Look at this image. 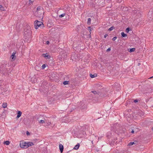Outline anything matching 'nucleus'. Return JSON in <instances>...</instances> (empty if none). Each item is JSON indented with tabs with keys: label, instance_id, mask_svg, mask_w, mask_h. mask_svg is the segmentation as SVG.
I'll return each mask as SVG.
<instances>
[{
	"label": "nucleus",
	"instance_id": "obj_1",
	"mask_svg": "<svg viewBox=\"0 0 153 153\" xmlns=\"http://www.w3.org/2000/svg\"><path fill=\"white\" fill-rule=\"evenodd\" d=\"M44 12L40 7H38L37 8L36 11L35 13V15L37 17L41 18H43Z\"/></svg>",
	"mask_w": 153,
	"mask_h": 153
},
{
	"label": "nucleus",
	"instance_id": "obj_2",
	"mask_svg": "<svg viewBox=\"0 0 153 153\" xmlns=\"http://www.w3.org/2000/svg\"><path fill=\"white\" fill-rule=\"evenodd\" d=\"M34 145L33 143L28 142L27 143L23 141H21L20 143V147L23 149H27L30 146H32Z\"/></svg>",
	"mask_w": 153,
	"mask_h": 153
},
{
	"label": "nucleus",
	"instance_id": "obj_3",
	"mask_svg": "<svg viewBox=\"0 0 153 153\" xmlns=\"http://www.w3.org/2000/svg\"><path fill=\"white\" fill-rule=\"evenodd\" d=\"M28 29H25L24 31V34L26 37L30 36L31 34V31L30 27H28Z\"/></svg>",
	"mask_w": 153,
	"mask_h": 153
},
{
	"label": "nucleus",
	"instance_id": "obj_4",
	"mask_svg": "<svg viewBox=\"0 0 153 153\" xmlns=\"http://www.w3.org/2000/svg\"><path fill=\"white\" fill-rule=\"evenodd\" d=\"M43 25V24L42 22L39 21L37 20L36 21L34 22V27L36 29H37L38 28L41 26Z\"/></svg>",
	"mask_w": 153,
	"mask_h": 153
},
{
	"label": "nucleus",
	"instance_id": "obj_5",
	"mask_svg": "<svg viewBox=\"0 0 153 153\" xmlns=\"http://www.w3.org/2000/svg\"><path fill=\"white\" fill-rule=\"evenodd\" d=\"M42 56L44 57L45 59H49L50 58L51 56L49 55L48 53L43 54Z\"/></svg>",
	"mask_w": 153,
	"mask_h": 153
},
{
	"label": "nucleus",
	"instance_id": "obj_6",
	"mask_svg": "<svg viewBox=\"0 0 153 153\" xmlns=\"http://www.w3.org/2000/svg\"><path fill=\"white\" fill-rule=\"evenodd\" d=\"M59 149L60 151V152L61 153H62L63 152V146L60 144L59 145Z\"/></svg>",
	"mask_w": 153,
	"mask_h": 153
},
{
	"label": "nucleus",
	"instance_id": "obj_7",
	"mask_svg": "<svg viewBox=\"0 0 153 153\" xmlns=\"http://www.w3.org/2000/svg\"><path fill=\"white\" fill-rule=\"evenodd\" d=\"M137 143V142L136 141H135L134 142H131L128 144V146H131L133 144Z\"/></svg>",
	"mask_w": 153,
	"mask_h": 153
},
{
	"label": "nucleus",
	"instance_id": "obj_8",
	"mask_svg": "<svg viewBox=\"0 0 153 153\" xmlns=\"http://www.w3.org/2000/svg\"><path fill=\"white\" fill-rule=\"evenodd\" d=\"M15 53H13L12 55L11 56V58L13 60H14L15 59Z\"/></svg>",
	"mask_w": 153,
	"mask_h": 153
},
{
	"label": "nucleus",
	"instance_id": "obj_9",
	"mask_svg": "<svg viewBox=\"0 0 153 153\" xmlns=\"http://www.w3.org/2000/svg\"><path fill=\"white\" fill-rule=\"evenodd\" d=\"M79 146H80V145L79 143L77 144H76L75 146L74 147V149H75V150L78 149H79Z\"/></svg>",
	"mask_w": 153,
	"mask_h": 153
},
{
	"label": "nucleus",
	"instance_id": "obj_10",
	"mask_svg": "<svg viewBox=\"0 0 153 153\" xmlns=\"http://www.w3.org/2000/svg\"><path fill=\"white\" fill-rule=\"evenodd\" d=\"M22 114V113L21 111H19L18 112L17 115V117L19 118V117Z\"/></svg>",
	"mask_w": 153,
	"mask_h": 153
},
{
	"label": "nucleus",
	"instance_id": "obj_11",
	"mask_svg": "<svg viewBox=\"0 0 153 153\" xmlns=\"http://www.w3.org/2000/svg\"><path fill=\"white\" fill-rule=\"evenodd\" d=\"M121 34L122 37H125L127 36L126 34H125L123 32H121Z\"/></svg>",
	"mask_w": 153,
	"mask_h": 153
},
{
	"label": "nucleus",
	"instance_id": "obj_12",
	"mask_svg": "<svg viewBox=\"0 0 153 153\" xmlns=\"http://www.w3.org/2000/svg\"><path fill=\"white\" fill-rule=\"evenodd\" d=\"M4 144L8 145L10 144V142L9 141H6L4 142Z\"/></svg>",
	"mask_w": 153,
	"mask_h": 153
},
{
	"label": "nucleus",
	"instance_id": "obj_13",
	"mask_svg": "<svg viewBox=\"0 0 153 153\" xmlns=\"http://www.w3.org/2000/svg\"><path fill=\"white\" fill-rule=\"evenodd\" d=\"M135 50V48H132L130 49V50L128 51L130 52H134Z\"/></svg>",
	"mask_w": 153,
	"mask_h": 153
},
{
	"label": "nucleus",
	"instance_id": "obj_14",
	"mask_svg": "<svg viewBox=\"0 0 153 153\" xmlns=\"http://www.w3.org/2000/svg\"><path fill=\"white\" fill-rule=\"evenodd\" d=\"M96 76H97V75L95 74H90V76L92 78H94V77H96Z\"/></svg>",
	"mask_w": 153,
	"mask_h": 153
},
{
	"label": "nucleus",
	"instance_id": "obj_15",
	"mask_svg": "<svg viewBox=\"0 0 153 153\" xmlns=\"http://www.w3.org/2000/svg\"><path fill=\"white\" fill-rule=\"evenodd\" d=\"M2 107L4 108H5L7 106V104L6 103H4L2 104Z\"/></svg>",
	"mask_w": 153,
	"mask_h": 153
},
{
	"label": "nucleus",
	"instance_id": "obj_16",
	"mask_svg": "<svg viewBox=\"0 0 153 153\" xmlns=\"http://www.w3.org/2000/svg\"><path fill=\"white\" fill-rule=\"evenodd\" d=\"M68 83H69V82L68 81H64L63 82V84L64 85H68Z\"/></svg>",
	"mask_w": 153,
	"mask_h": 153
},
{
	"label": "nucleus",
	"instance_id": "obj_17",
	"mask_svg": "<svg viewBox=\"0 0 153 153\" xmlns=\"http://www.w3.org/2000/svg\"><path fill=\"white\" fill-rule=\"evenodd\" d=\"M65 15V13H63L60 15H59V17L60 18H62Z\"/></svg>",
	"mask_w": 153,
	"mask_h": 153
},
{
	"label": "nucleus",
	"instance_id": "obj_18",
	"mask_svg": "<svg viewBox=\"0 0 153 153\" xmlns=\"http://www.w3.org/2000/svg\"><path fill=\"white\" fill-rule=\"evenodd\" d=\"M114 28V27H111L108 29V30L109 31H111Z\"/></svg>",
	"mask_w": 153,
	"mask_h": 153
},
{
	"label": "nucleus",
	"instance_id": "obj_19",
	"mask_svg": "<svg viewBox=\"0 0 153 153\" xmlns=\"http://www.w3.org/2000/svg\"><path fill=\"white\" fill-rule=\"evenodd\" d=\"M91 19L90 18H88V24H91Z\"/></svg>",
	"mask_w": 153,
	"mask_h": 153
},
{
	"label": "nucleus",
	"instance_id": "obj_20",
	"mask_svg": "<svg viewBox=\"0 0 153 153\" xmlns=\"http://www.w3.org/2000/svg\"><path fill=\"white\" fill-rule=\"evenodd\" d=\"M39 122L40 123L43 124L45 123V121L43 120H41Z\"/></svg>",
	"mask_w": 153,
	"mask_h": 153
},
{
	"label": "nucleus",
	"instance_id": "obj_21",
	"mask_svg": "<svg viewBox=\"0 0 153 153\" xmlns=\"http://www.w3.org/2000/svg\"><path fill=\"white\" fill-rule=\"evenodd\" d=\"M46 66L45 64H43L42 65V68L43 69H45V68Z\"/></svg>",
	"mask_w": 153,
	"mask_h": 153
},
{
	"label": "nucleus",
	"instance_id": "obj_22",
	"mask_svg": "<svg viewBox=\"0 0 153 153\" xmlns=\"http://www.w3.org/2000/svg\"><path fill=\"white\" fill-rule=\"evenodd\" d=\"M129 30V27H128L126 29V32L128 33Z\"/></svg>",
	"mask_w": 153,
	"mask_h": 153
},
{
	"label": "nucleus",
	"instance_id": "obj_23",
	"mask_svg": "<svg viewBox=\"0 0 153 153\" xmlns=\"http://www.w3.org/2000/svg\"><path fill=\"white\" fill-rule=\"evenodd\" d=\"M35 68L36 70L37 69H39L40 68L38 66H35Z\"/></svg>",
	"mask_w": 153,
	"mask_h": 153
},
{
	"label": "nucleus",
	"instance_id": "obj_24",
	"mask_svg": "<svg viewBox=\"0 0 153 153\" xmlns=\"http://www.w3.org/2000/svg\"><path fill=\"white\" fill-rule=\"evenodd\" d=\"M92 93H93L94 94H97V91H91Z\"/></svg>",
	"mask_w": 153,
	"mask_h": 153
},
{
	"label": "nucleus",
	"instance_id": "obj_25",
	"mask_svg": "<svg viewBox=\"0 0 153 153\" xmlns=\"http://www.w3.org/2000/svg\"><path fill=\"white\" fill-rule=\"evenodd\" d=\"M117 37L116 36L114 37L113 38L112 40L114 41L117 39Z\"/></svg>",
	"mask_w": 153,
	"mask_h": 153
},
{
	"label": "nucleus",
	"instance_id": "obj_26",
	"mask_svg": "<svg viewBox=\"0 0 153 153\" xmlns=\"http://www.w3.org/2000/svg\"><path fill=\"white\" fill-rule=\"evenodd\" d=\"M111 51V48H108L107 50L106 51L107 52L109 51Z\"/></svg>",
	"mask_w": 153,
	"mask_h": 153
},
{
	"label": "nucleus",
	"instance_id": "obj_27",
	"mask_svg": "<svg viewBox=\"0 0 153 153\" xmlns=\"http://www.w3.org/2000/svg\"><path fill=\"white\" fill-rule=\"evenodd\" d=\"M51 123L50 122H48L47 123V125L48 126H49L51 125Z\"/></svg>",
	"mask_w": 153,
	"mask_h": 153
},
{
	"label": "nucleus",
	"instance_id": "obj_28",
	"mask_svg": "<svg viewBox=\"0 0 153 153\" xmlns=\"http://www.w3.org/2000/svg\"><path fill=\"white\" fill-rule=\"evenodd\" d=\"M138 101V100H134V102L135 103H136Z\"/></svg>",
	"mask_w": 153,
	"mask_h": 153
},
{
	"label": "nucleus",
	"instance_id": "obj_29",
	"mask_svg": "<svg viewBox=\"0 0 153 153\" xmlns=\"http://www.w3.org/2000/svg\"><path fill=\"white\" fill-rule=\"evenodd\" d=\"M46 43L48 45L49 43V41H48L46 42Z\"/></svg>",
	"mask_w": 153,
	"mask_h": 153
},
{
	"label": "nucleus",
	"instance_id": "obj_30",
	"mask_svg": "<svg viewBox=\"0 0 153 153\" xmlns=\"http://www.w3.org/2000/svg\"><path fill=\"white\" fill-rule=\"evenodd\" d=\"M2 7V6L1 5H0V10H2L1 8Z\"/></svg>",
	"mask_w": 153,
	"mask_h": 153
},
{
	"label": "nucleus",
	"instance_id": "obj_31",
	"mask_svg": "<svg viewBox=\"0 0 153 153\" xmlns=\"http://www.w3.org/2000/svg\"><path fill=\"white\" fill-rule=\"evenodd\" d=\"M108 36V35L107 34H105L104 36V37L105 38L106 37Z\"/></svg>",
	"mask_w": 153,
	"mask_h": 153
},
{
	"label": "nucleus",
	"instance_id": "obj_32",
	"mask_svg": "<svg viewBox=\"0 0 153 153\" xmlns=\"http://www.w3.org/2000/svg\"><path fill=\"white\" fill-rule=\"evenodd\" d=\"M26 134L27 135L29 134V132L28 131H27V132H26Z\"/></svg>",
	"mask_w": 153,
	"mask_h": 153
},
{
	"label": "nucleus",
	"instance_id": "obj_33",
	"mask_svg": "<svg viewBox=\"0 0 153 153\" xmlns=\"http://www.w3.org/2000/svg\"><path fill=\"white\" fill-rule=\"evenodd\" d=\"M92 137H94V138H96V137L95 136H94V135H92Z\"/></svg>",
	"mask_w": 153,
	"mask_h": 153
},
{
	"label": "nucleus",
	"instance_id": "obj_34",
	"mask_svg": "<svg viewBox=\"0 0 153 153\" xmlns=\"http://www.w3.org/2000/svg\"><path fill=\"white\" fill-rule=\"evenodd\" d=\"M134 130H132L131 131V132L132 133H134Z\"/></svg>",
	"mask_w": 153,
	"mask_h": 153
},
{
	"label": "nucleus",
	"instance_id": "obj_35",
	"mask_svg": "<svg viewBox=\"0 0 153 153\" xmlns=\"http://www.w3.org/2000/svg\"><path fill=\"white\" fill-rule=\"evenodd\" d=\"M117 0L119 2H120L121 1H122V0Z\"/></svg>",
	"mask_w": 153,
	"mask_h": 153
},
{
	"label": "nucleus",
	"instance_id": "obj_36",
	"mask_svg": "<svg viewBox=\"0 0 153 153\" xmlns=\"http://www.w3.org/2000/svg\"><path fill=\"white\" fill-rule=\"evenodd\" d=\"M30 3H32V1L30 0Z\"/></svg>",
	"mask_w": 153,
	"mask_h": 153
},
{
	"label": "nucleus",
	"instance_id": "obj_37",
	"mask_svg": "<svg viewBox=\"0 0 153 153\" xmlns=\"http://www.w3.org/2000/svg\"><path fill=\"white\" fill-rule=\"evenodd\" d=\"M91 143L92 144H93V140L91 141Z\"/></svg>",
	"mask_w": 153,
	"mask_h": 153
},
{
	"label": "nucleus",
	"instance_id": "obj_38",
	"mask_svg": "<svg viewBox=\"0 0 153 153\" xmlns=\"http://www.w3.org/2000/svg\"><path fill=\"white\" fill-rule=\"evenodd\" d=\"M152 77H153V76H152V77H151L150 78H149V79H151V78H152Z\"/></svg>",
	"mask_w": 153,
	"mask_h": 153
},
{
	"label": "nucleus",
	"instance_id": "obj_39",
	"mask_svg": "<svg viewBox=\"0 0 153 153\" xmlns=\"http://www.w3.org/2000/svg\"><path fill=\"white\" fill-rule=\"evenodd\" d=\"M88 28L90 29V28H91V27H88Z\"/></svg>",
	"mask_w": 153,
	"mask_h": 153
},
{
	"label": "nucleus",
	"instance_id": "obj_40",
	"mask_svg": "<svg viewBox=\"0 0 153 153\" xmlns=\"http://www.w3.org/2000/svg\"><path fill=\"white\" fill-rule=\"evenodd\" d=\"M152 129L153 130V127L152 128Z\"/></svg>",
	"mask_w": 153,
	"mask_h": 153
}]
</instances>
